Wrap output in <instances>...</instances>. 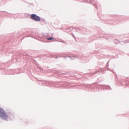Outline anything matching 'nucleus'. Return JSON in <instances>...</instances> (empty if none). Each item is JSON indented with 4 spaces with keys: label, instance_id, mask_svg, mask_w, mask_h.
<instances>
[{
    "label": "nucleus",
    "instance_id": "f03ea898",
    "mask_svg": "<svg viewBox=\"0 0 129 129\" xmlns=\"http://www.w3.org/2000/svg\"><path fill=\"white\" fill-rule=\"evenodd\" d=\"M31 17L32 19L36 21H40L41 20L39 16L35 14H31Z\"/></svg>",
    "mask_w": 129,
    "mask_h": 129
},
{
    "label": "nucleus",
    "instance_id": "f257e3e1",
    "mask_svg": "<svg viewBox=\"0 0 129 129\" xmlns=\"http://www.w3.org/2000/svg\"><path fill=\"white\" fill-rule=\"evenodd\" d=\"M0 117L3 120H8L9 118L7 116L3 109L0 107Z\"/></svg>",
    "mask_w": 129,
    "mask_h": 129
},
{
    "label": "nucleus",
    "instance_id": "7ed1b4c3",
    "mask_svg": "<svg viewBox=\"0 0 129 129\" xmlns=\"http://www.w3.org/2000/svg\"><path fill=\"white\" fill-rule=\"evenodd\" d=\"M47 39L48 40H52L53 39V37H50V38H47Z\"/></svg>",
    "mask_w": 129,
    "mask_h": 129
}]
</instances>
